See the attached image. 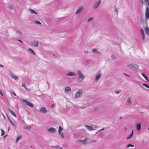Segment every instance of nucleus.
Segmentation results:
<instances>
[{"instance_id": "5701e85b", "label": "nucleus", "mask_w": 149, "mask_h": 149, "mask_svg": "<svg viewBox=\"0 0 149 149\" xmlns=\"http://www.w3.org/2000/svg\"><path fill=\"white\" fill-rule=\"evenodd\" d=\"M27 105L29 106L31 108H33L34 107L33 105L31 102H29L28 104H27Z\"/></svg>"}, {"instance_id": "09e8293b", "label": "nucleus", "mask_w": 149, "mask_h": 149, "mask_svg": "<svg viewBox=\"0 0 149 149\" xmlns=\"http://www.w3.org/2000/svg\"><path fill=\"white\" fill-rule=\"evenodd\" d=\"M115 11L116 12V13L117 14L118 13V11L117 9L116 8L115 9Z\"/></svg>"}, {"instance_id": "a18cd8bd", "label": "nucleus", "mask_w": 149, "mask_h": 149, "mask_svg": "<svg viewBox=\"0 0 149 149\" xmlns=\"http://www.w3.org/2000/svg\"><path fill=\"white\" fill-rule=\"evenodd\" d=\"M0 94H1V95L2 96H3V93H2V92L0 90Z\"/></svg>"}, {"instance_id": "1a4fd4ad", "label": "nucleus", "mask_w": 149, "mask_h": 149, "mask_svg": "<svg viewBox=\"0 0 149 149\" xmlns=\"http://www.w3.org/2000/svg\"><path fill=\"white\" fill-rule=\"evenodd\" d=\"M10 74L11 77L14 79L15 80H17L18 79V78L17 77H16L12 72H10Z\"/></svg>"}, {"instance_id": "f257e3e1", "label": "nucleus", "mask_w": 149, "mask_h": 149, "mask_svg": "<svg viewBox=\"0 0 149 149\" xmlns=\"http://www.w3.org/2000/svg\"><path fill=\"white\" fill-rule=\"evenodd\" d=\"M77 74L79 76L78 81L79 82H83L85 78L84 76L82 74L81 71L79 70H77Z\"/></svg>"}, {"instance_id": "f704fd0d", "label": "nucleus", "mask_w": 149, "mask_h": 149, "mask_svg": "<svg viewBox=\"0 0 149 149\" xmlns=\"http://www.w3.org/2000/svg\"><path fill=\"white\" fill-rule=\"evenodd\" d=\"M142 85L143 86H144L145 87H146L147 88L149 89V86L147 84H143Z\"/></svg>"}, {"instance_id": "dca6fc26", "label": "nucleus", "mask_w": 149, "mask_h": 149, "mask_svg": "<svg viewBox=\"0 0 149 149\" xmlns=\"http://www.w3.org/2000/svg\"><path fill=\"white\" fill-rule=\"evenodd\" d=\"M71 90V88L70 87L67 86L66 87L65 89V93H67Z\"/></svg>"}, {"instance_id": "5fc2aeb1", "label": "nucleus", "mask_w": 149, "mask_h": 149, "mask_svg": "<svg viewBox=\"0 0 149 149\" xmlns=\"http://www.w3.org/2000/svg\"><path fill=\"white\" fill-rule=\"evenodd\" d=\"M54 104H52V105L51 107H54Z\"/></svg>"}, {"instance_id": "6ab92c4d", "label": "nucleus", "mask_w": 149, "mask_h": 149, "mask_svg": "<svg viewBox=\"0 0 149 149\" xmlns=\"http://www.w3.org/2000/svg\"><path fill=\"white\" fill-rule=\"evenodd\" d=\"M141 32L142 34V36L143 39H144V37H145V35H144V33L143 30V29H141Z\"/></svg>"}, {"instance_id": "f3484780", "label": "nucleus", "mask_w": 149, "mask_h": 149, "mask_svg": "<svg viewBox=\"0 0 149 149\" xmlns=\"http://www.w3.org/2000/svg\"><path fill=\"white\" fill-rule=\"evenodd\" d=\"M21 101L23 103H24V104L25 105H27V104H28L29 102L27 100L25 99H22Z\"/></svg>"}, {"instance_id": "aec40b11", "label": "nucleus", "mask_w": 149, "mask_h": 149, "mask_svg": "<svg viewBox=\"0 0 149 149\" xmlns=\"http://www.w3.org/2000/svg\"><path fill=\"white\" fill-rule=\"evenodd\" d=\"M133 130L132 131L131 134L128 136L127 137V139H129L130 138H131L133 136Z\"/></svg>"}, {"instance_id": "b1692460", "label": "nucleus", "mask_w": 149, "mask_h": 149, "mask_svg": "<svg viewBox=\"0 0 149 149\" xmlns=\"http://www.w3.org/2000/svg\"><path fill=\"white\" fill-rule=\"evenodd\" d=\"M30 12L31 13H32V14H37V13L36 12V11H35V10H33L31 9H30Z\"/></svg>"}, {"instance_id": "8fccbe9b", "label": "nucleus", "mask_w": 149, "mask_h": 149, "mask_svg": "<svg viewBox=\"0 0 149 149\" xmlns=\"http://www.w3.org/2000/svg\"><path fill=\"white\" fill-rule=\"evenodd\" d=\"M146 2H147L148 4H149V0H146Z\"/></svg>"}, {"instance_id": "2f4dec72", "label": "nucleus", "mask_w": 149, "mask_h": 149, "mask_svg": "<svg viewBox=\"0 0 149 149\" xmlns=\"http://www.w3.org/2000/svg\"><path fill=\"white\" fill-rule=\"evenodd\" d=\"M63 129L62 127H59L58 129V133L61 132L63 130Z\"/></svg>"}, {"instance_id": "72a5a7b5", "label": "nucleus", "mask_w": 149, "mask_h": 149, "mask_svg": "<svg viewBox=\"0 0 149 149\" xmlns=\"http://www.w3.org/2000/svg\"><path fill=\"white\" fill-rule=\"evenodd\" d=\"M22 86L23 87H24L25 88V89H26V90H27V88L26 87V86L25 84L24 83H23L22 84Z\"/></svg>"}, {"instance_id": "58836bf2", "label": "nucleus", "mask_w": 149, "mask_h": 149, "mask_svg": "<svg viewBox=\"0 0 149 149\" xmlns=\"http://www.w3.org/2000/svg\"><path fill=\"white\" fill-rule=\"evenodd\" d=\"M93 17H90L88 20V22H89L90 20H92L93 19Z\"/></svg>"}, {"instance_id": "7c9ffc66", "label": "nucleus", "mask_w": 149, "mask_h": 149, "mask_svg": "<svg viewBox=\"0 0 149 149\" xmlns=\"http://www.w3.org/2000/svg\"><path fill=\"white\" fill-rule=\"evenodd\" d=\"M134 146L133 145H132L131 144H129L127 145V148H128L130 147H134Z\"/></svg>"}, {"instance_id": "bb28decb", "label": "nucleus", "mask_w": 149, "mask_h": 149, "mask_svg": "<svg viewBox=\"0 0 149 149\" xmlns=\"http://www.w3.org/2000/svg\"><path fill=\"white\" fill-rule=\"evenodd\" d=\"M34 23L35 24H41V22L40 21H34Z\"/></svg>"}, {"instance_id": "4c0bfd02", "label": "nucleus", "mask_w": 149, "mask_h": 149, "mask_svg": "<svg viewBox=\"0 0 149 149\" xmlns=\"http://www.w3.org/2000/svg\"><path fill=\"white\" fill-rule=\"evenodd\" d=\"M82 140H78L77 141V143H82Z\"/></svg>"}, {"instance_id": "603ef678", "label": "nucleus", "mask_w": 149, "mask_h": 149, "mask_svg": "<svg viewBox=\"0 0 149 149\" xmlns=\"http://www.w3.org/2000/svg\"><path fill=\"white\" fill-rule=\"evenodd\" d=\"M104 130V128L102 129H101L100 130H99V131H98V132L99 131H102V130Z\"/></svg>"}, {"instance_id": "a211bd4d", "label": "nucleus", "mask_w": 149, "mask_h": 149, "mask_svg": "<svg viewBox=\"0 0 149 149\" xmlns=\"http://www.w3.org/2000/svg\"><path fill=\"white\" fill-rule=\"evenodd\" d=\"M145 31L146 34L148 35H149V29L147 27H146L145 28Z\"/></svg>"}, {"instance_id": "ddd939ff", "label": "nucleus", "mask_w": 149, "mask_h": 149, "mask_svg": "<svg viewBox=\"0 0 149 149\" xmlns=\"http://www.w3.org/2000/svg\"><path fill=\"white\" fill-rule=\"evenodd\" d=\"M28 51L29 53L31 54H33V55H35L36 53L31 48H29L28 49Z\"/></svg>"}, {"instance_id": "4be33fe9", "label": "nucleus", "mask_w": 149, "mask_h": 149, "mask_svg": "<svg viewBox=\"0 0 149 149\" xmlns=\"http://www.w3.org/2000/svg\"><path fill=\"white\" fill-rule=\"evenodd\" d=\"M92 51L93 53H98L97 49L96 48L93 49L92 50Z\"/></svg>"}, {"instance_id": "bf43d9fd", "label": "nucleus", "mask_w": 149, "mask_h": 149, "mask_svg": "<svg viewBox=\"0 0 149 149\" xmlns=\"http://www.w3.org/2000/svg\"><path fill=\"white\" fill-rule=\"evenodd\" d=\"M145 1H146V0H144Z\"/></svg>"}, {"instance_id": "473e14b6", "label": "nucleus", "mask_w": 149, "mask_h": 149, "mask_svg": "<svg viewBox=\"0 0 149 149\" xmlns=\"http://www.w3.org/2000/svg\"><path fill=\"white\" fill-rule=\"evenodd\" d=\"M58 133L61 136L62 138H63L64 137V134L62 132H60V133Z\"/></svg>"}, {"instance_id": "cd10ccee", "label": "nucleus", "mask_w": 149, "mask_h": 149, "mask_svg": "<svg viewBox=\"0 0 149 149\" xmlns=\"http://www.w3.org/2000/svg\"><path fill=\"white\" fill-rule=\"evenodd\" d=\"M24 128L25 129H31V127L30 126H25Z\"/></svg>"}, {"instance_id": "39448f33", "label": "nucleus", "mask_w": 149, "mask_h": 149, "mask_svg": "<svg viewBox=\"0 0 149 149\" xmlns=\"http://www.w3.org/2000/svg\"><path fill=\"white\" fill-rule=\"evenodd\" d=\"M145 16L146 19H148L149 18V8L148 7L146 9Z\"/></svg>"}, {"instance_id": "a19ab883", "label": "nucleus", "mask_w": 149, "mask_h": 149, "mask_svg": "<svg viewBox=\"0 0 149 149\" xmlns=\"http://www.w3.org/2000/svg\"><path fill=\"white\" fill-rule=\"evenodd\" d=\"M53 147H54L55 148H57L58 149H61V148H60L59 146H53Z\"/></svg>"}, {"instance_id": "9d476101", "label": "nucleus", "mask_w": 149, "mask_h": 149, "mask_svg": "<svg viewBox=\"0 0 149 149\" xmlns=\"http://www.w3.org/2000/svg\"><path fill=\"white\" fill-rule=\"evenodd\" d=\"M83 6H81L77 10V11H76L75 13L76 14H79L82 10L83 9Z\"/></svg>"}, {"instance_id": "c756f323", "label": "nucleus", "mask_w": 149, "mask_h": 149, "mask_svg": "<svg viewBox=\"0 0 149 149\" xmlns=\"http://www.w3.org/2000/svg\"><path fill=\"white\" fill-rule=\"evenodd\" d=\"M5 134V132L3 130H1V136H3Z\"/></svg>"}, {"instance_id": "7ed1b4c3", "label": "nucleus", "mask_w": 149, "mask_h": 149, "mask_svg": "<svg viewBox=\"0 0 149 149\" xmlns=\"http://www.w3.org/2000/svg\"><path fill=\"white\" fill-rule=\"evenodd\" d=\"M83 91L82 89L79 90L76 93L75 97L76 98L79 97L82 93Z\"/></svg>"}, {"instance_id": "20e7f679", "label": "nucleus", "mask_w": 149, "mask_h": 149, "mask_svg": "<svg viewBox=\"0 0 149 149\" xmlns=\"http://www.w3.org/2000/svg\"><path fill=\"white\" fill-rule=\"evenodd\" d=\"M102 76V74L100 72V71H99L97 72L95 77V79L97 81Z\"/></svg>"}, {"instance_id": "37998d69", "label": "nucleus", "mask_w": 149, "mask_h": 149, "mask_svg": "<svg viewBox=\"0 0 149 149\" xmlns=\"http://www.w3.org/2000/svg\"><path fill=\"white\" fill-rule=\"evenodd\" d=\"M96 140H92L91 141V143H95L96 142Z\"/></svg>"}, {"instance_id": "c85d7f7f", "label": "nucleus", "mask_w": 149, "mask_h": 149, "mask_svg": "<svg viewBox=\"0 0 149 149\" xmlns=\"http://www.w3.org/2000/svg\"><path fill=\"white\" fill-rule=\"evenodd\" d=\"M87 138H86L85 139L82 140V143L84 144H86L87 141L86 140Z\"/></svg>"}, {"instance_id": "79ce46f5", "label": "nucleus", "mask_w": 149, "mask_h": 149, "mask_svg": "<svg viewBox=\"0 0 149 149\" xmlns=\"http://www.w3.org/2000/svg\"><path fill=\"white\" fill-rule=\"evenodd\" d=\"M124 74L127 77H130V76L129 75V74H126V73H124Z\"/></svg>"}, {"instance_id": "6e6d98bb", "label": "nucleus", "mask_w": 149, "mask_h": 149, "mask_svg": "<svg viewBox=\"0 0 149 149\" xmlns=\"http://www.w3.org/2000/svg\"><path fill=\"white\" fill-rule=\"evenodd\" d=\"M85 53H88V51H87L86 52H85Z\"/></svg>"}, {"instance_id": "0eeeda50", "label": "nucleus", "mask_w": 149, "mask_h": 149, "mask_svg": "<svg viewBox=\"0 0 149 149\" xmlns=\"http://www.w3.org/2000/svg\"><path fill=\"white\" fill-rule=\"evenodd\" d=\"M48 131L51 133H55L56 130L55 128L53 127H50L47 130Z\"/></svg>"}, {"instance_id": "13d9d810", "label": "nucleus", "mask_w": 149, "mask_h": 149, "mask_svg": "<svg viewBox=\"0 0 149 149\" xmlns=\"http://www.w3.org/2000/svg\"><path fill=\"white\" fill-rule=\"evenodd\" d=\"M121 118H122V117H120V119H121Z\"/></svg>"}, {"instance_id": "f03ea898", "label": "nucleus", "mask_w": 149, "mask_h": 149, "mask_svg": "<svg viewBox=\"0 0 149 149\" xmlns=\"http://www.w3.org/2000/svg\"><path fill=\"white\" fill-rule=\"evenodd\" d=\"M85 126L88 130L90 131L95 130L96 128V127L93 125L89 126L88 125H85Z\"/></svg>"}, {"instance_id": "052dcab7", "label": "nucleus", "mask_w": 149, "mask_h": 149, "mask_svg": "<svg viewBox=\"0 0 149 149\" xmlns=\"http://www.w3.org/2000/svg\"><path fill=\"white\" fill-rule=\"evenodd\" d=\"M148 130H149V128L148 129Z\"/></svg>"}, {"instance_id": "3c124183", "label": "nucleus", "mask_w": 149, "mask_h": 149, "mask_svg": "<svg viewBox=\"0 0 149 149\" xmlns=\"http://www.w3.org/2000/svg\"><path fill=\"white\" fill-rule=\"evenodd\" d=\"M3 65L0 64V68H3Z\"/></svg>"}, {"instance_id": "de8ad7c7", "label": "nucleus", "mask_w": 149, "mask_h": 149, "mask_svg": "<svg viewBox=\"0 0 149 149\" xmlns=\"http://www.w3.org/2000/svg\"><path fill=\"white\" fill-rule=\"evenodd\" d=\"M9 8L11 10H12L13 9V7L11 6H9Z\"/></svg>"}, {"instance_id": "4468645a", "label": "nucleus", "mask_w": 149, "mask_h": 149, "mask_svg": "<svg viewBox=\"0 0 149 149\" xmlns=\"http://www.w3.org/2000/svg\"><path fill=\"white\" fill-rule=\"evenodd\" d=\"M101 3V0H100L98 1V2L97 3H96L94 5V8H97L99 5Z\"/></svg>"}, {"instance_id": "e433bc0d", "label": "nucleus", "mask_w": 149, "mask_h": 149, "mask_svg": "<svg viewBox=\"0 0 149 149\" xmlns=\"http://www.w3.org/2000/svg\"><path fill=\"white\" fill-rule=\"evenodd\" d=\"M111 58L113 59H115L116 58V56L113 54L112 55Z\"/></svg>"}, {"instance_id": "f8f14e48", "label": "nucleus", "mask_w": 149, "mask_h": 149, "mask_svg": "<svg viewBox=\"0 0 149 149\" xmlns=\"http://www.w3.org/2000/svg\"><path fill=\"white\" fill-rule=\"evenodd\" d=\"M136 128L137 130L138 131H139L141 130V123H139L137 125Z\"/></svg>"}, {"instance_id": "49530a36", "label": "nucleus", "mask_w": 149, "mask_h": 149, "mask_svg": "<svg viewBox=\"0 0 149 149\" xmlns=\"http://www.w3.org/2000/svg\"><path fill=\"white\" fill-rule=\"evenodd\" d=\"M12 93L15 96H16L17 95L16 94L14 93L13 91H12Z\"/></svg>"}, {"instance_id": "ea45409f", "label": "nucleus", "mask_w": 149, "mask_h": 149, "mask_svg": "<svg viewBox=\"0 0 149 149\" xmlns=\"http://www.w3.org/2000/svg\"><path fill=\"white\" fill-rule=\"evenodd\" d=\"M131 102V98L130 97H129L127 99V102L128 103H130Z\"/></svg>"}, {"instance_id": "680f3d73", "label": "nucleus", "mask_w": 149, "mask_h": 149, "mask_svg": "<svg viewBox=\"0 0 149 149\" xmlns=\"http://www.w3.org/2000/svg\"><path fill=\"white\" fill-rule=\"evenodd\" d=\"M10 130V128H9V129H8V130Z\"/></svg>"}, {"instance_id": "393cba45", "label": "nucleus", "mask_w": 149, "mask_h": 149, "mask_svg": "<svg viewBox=\"0 0 149 149\" xmlns=\"http://www.w3.org/2000/svg\"><path fill=\"white\" fill-rule=\"evenodd\" d=\"M141 74L144 77L145 79L148 81V79L146 76L143 73H142Z\"/></svg>"}, {"instance_id": "a878e982", "label": "nucleus", "mask_w": 149, "mask_h": 149, "mask_svg": "<svg viewBox=\"0 0 149 149\" xmlns=\"http://www.w3.org/2000/svg\"><path fill=\"white\" fill-rule=\"evenodd\" d=\"M22 137L21 136H19L17 137L16 139V142L17 143L18 142L19 139L21 138Z\"/></svg>"}, {"instance_id": "4d7b16f0", "label": "nucleus", "mask_w": 149, "mask_h": 149, "mask_svg": "<svg viewBox=\"0 0 149 149\" xmlns=\"http://www.w3.org/2000/svg\"><path fill=\"white\" fill-rule=\"evenodd\" d=\"M18 32L19 33V34H21V33L20 32Z\"/></svg>"}, {"instance_id": "412c9836", "label": "nucleus", "mask_w": 149, "mask_h": 149, "mask_svg": "<svg viewBox=\"0 0 149 149\" xmlns=\"http://www.w3.org/2000/svg\"><path fill=\"white\" fill-rule=\"evenodd\" d=\"M39 42L37 41H36L33 43V45L36 47H38Z\"/></svg>"}, {"instance_id": "2eb2a0df", "label": "nucleus", "mask_w": 149, "mask_h": 149, "mask_svg": "<svg viewBox=\"0 0 149 149\" xmlns=\"http://www.w3.org/2000/svg\"><path fill=\"white\" fill-rule=\"evenodd\" d=\"M8 111L10 112V113L13 115L14 116H15V117H17L16 115L13 111L12 110L10 109H8Z\"/></svg>"}, {"instance_id": "423d86ee", "label": "nucleus", "mask_w": 149, "mask_h": 149, "mask_svg": "<svg viewBox=\"0 0 149 149\" xmlns=\"http://www.w3.org/2000/svg\"><path fill=\"white\" fill-rule=\"evenodd\" d=\"M127 66L130 68H138V66L137 65L133 64H130L127 65Z\"/></svg>"}, {"instance_id": "6e6552de", "label": "nucleus", "mask_w": 149, "mask_h": 149, "mask_svg": "<svg viewBox=\"0 0 149 149\" xmlns=\"http://www.w3.org/2000/svg\"><path fill=\"white\" fill-rule=\"evenodd\" d=\"M76 75V73L74 72H70L66 74V75L67 76H73Z\"/></svg>"}, {"instance_id": "c9c22d12", "label": "nucleus", "mask_w": 149, "mask_h": 149, "mask_svg": "<svg viewBox=\"0 0 149 149\" xmlns=\"http://www.w3.org/2000/svg\"><path fill=\"white\" fill-rule=\"evenodd\" d=\"M121 91L120 90H119L117 91H116L115 92L116 94H119L121 92Z\"/></svg>"}, {"instance_id": "9b49d317", "label": "nucleus", "mask_w": 149, "mask_h": 149, "mask_svg": "<svg viewBox=\"0 0 149 149\" xmlns=\"http://www.w3.org/2000/svg\"><path fill=\"white\" fill-rule=\"evenodd\" d=\"M40 111L43 113H45L47 112L46 108L44 107H41L40 109Z\"/></svg>"}, {"instance_id": "864d4df0", "label": "nucleus", "mask_w": 149, "mask_h": 149, "mask_svg": "<svg viewBox=\"0 0 149 149\" xmlns=\"http://www.w3.org/2000/svg\"><path fill=\"white\" fill-rule=\"evenodd\" d=\"M18 40V41L21 42L22 43H23L22 42V41L21 40Z\"/></svg>"}, {"instance_id": "c03bdc74", "label": "nucleus", "mask_w": 149, "mask_h": 149, "mask_svg": "<svg viewBox=\"0 0 149 149\" xmlns=\"http://www.w3.org/2000/svg\"><path fill=\"white\" fill-rule=\"evenodd\" d=\"M9 121H10V122L11 124L14 126H15V125L13 123V122L10 120L9 119Z\"/></svg>"}]
</instances>
